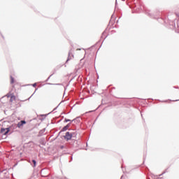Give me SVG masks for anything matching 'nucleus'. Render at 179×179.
<instances>
[{
	"instance_id": "nucleus-19",
	"label": "nucleus",
	"mask_w": 179,
	"mask_h": 179,
	"mask_svg": "<svg viewBox=\"0 0 179 179\" xmlns=\"http://www.w3.org/2000/svg\"><path fill=\"white\" fill-rule=\"evenodd\" d=\"M72 160H73V157L71 156V160L69 161V163H71V162H72Z\"/></svg>"
},
{
	"instance_id": "nucleus-13",
	"label": "nucleus",
	"mask_w": 179,
	"mask_h": 179,
	"mask_svg": "<svg viewBox=\"0 0 179 179\" xmlns=\"http://www.w3.org/2000/svg\"><path fill=\"white\" fill-rule=\"evenodd\" d=\"M140 9H141V11L145 10V6H140Z\"/></svg>"
},
{
	"instance_id": "nucleus-26",
	"label": "nucleus",
	"mask_w": 179,
	"mask_h": 179,
	"mask_svg": "<svg viewBox=\"0 0 179 179\" xmlns=\"http://www.w3.org/2000/svg\"><path fill=\"white\" fill-rule=\"evenodd\" d=\"M64 179H68V178H64Z\"/></svg>"
},
{
	"instance_id": "nucleus-3",
	"label": "nucleus",
	"mask_w": 179,
	"mask_h": 179,
	"mask_svg": "<svg viewBox=\"0 0 179 179\" xmlns=\"http://www.w3.org/2000/svg\"><path fill=\"white\" fill-rule=\"evenodd\" d=\"M10 131V129L9 127L1 129V134H3V135H8Z\"/></svg>"
},
{
	"instance_id": "nucleus-27",
	"label": "nucleus",
	"mask_w": 179,
	"mask_h": 179,
	"mask_svg": "<svg viewBox=\"0 0 179 179\" xmlns=\"http://www.w3.org/2000/svg\"><path fill=\"white\" fill-rule=\"evenodd\" d=\"M56 85H61V84H56Z\"/></svg>"
},
{
	"instance_id": "nucleus-8",
	"label": "nucleus",
	"mask_w": 179,
	"mask_h": 179,
	"mask_svg": "<svg viewBox=\"0 0 179 179\" xmlns=\"http://www.w3.org/2000/svg\"><path fill=\"white\" fill-rule=\"evenodd\" d=\"M101 38H103V40H106V38H107V32L106 31H104L102 33V35L101 36Z\"/></svg>"
},
{
	"instance_id": "nucleus-15",
	"label": "nucleus",
	"mask_w": 179,
	"mask_h": 179,
	"mask_svg": "<svg viewBox=\"0 0 179 179\" xmlns=\"http://www.w3.org/2000/svg\"><path fill=\"white\" fill-rule=\"evenodd\" d=\"M52 76V74L50 75V76L46 79V80H45V82H48V80H50V78Z\"/></svg>"
},
{
	"instance_id": "nucleus-17",
	"label": "nucleus",
	"mask_w": 179,
	"mask_h": 179,
	"mask_svg": "<svg viewBox=\"0 0 179 179\" xmlns=\"http://www.w3.org/2000/svg\"><path fill=\"white\" fill-rule=\"evenodd\" d=\"M36 93V92H34L32 95L28 99V100H30V99H31V97H33L34 94Z\"/></svg>"
},
{
	"instance_id": "nucleus-20",
	"label": "nucleus",
	"mask_w": 179,
	"mask_h": 179,
	"mask_svg": "<svg viewBox=\"0 0 179 179\" xmlns=\"http://www.w3.org/2000/svg\"><path fill=\"white\" fill-rule=\"evenodd\" d=\"M64 148H65V146H64V145L60 146V149H64Z\"/></svg>"
},
{
	"instance_id": "nucleus-22",
	"label": "nucleus",
	"mask_w": 179,
	"mask_h": 179,
	"mask_svg": "<svg viewBox=\"0 0 179 179\" xmlns=\"http://www.w3.org/2000/svg\"><path fill=\"white\" fill-rule=\"evenodd\" d=\"M179 100L178 99H177V100H175V101H178Z\"/></svg>"
},
{
	"instance_id": "nucleus-7",
	"label": "nucleus",
	"mask_w": 179,
	"mask_h": 179,
	"mask_svg": "<svg viewBox=\"0 0 179 179\" xmlns=\"http://www.w3.org/2000/svg\"><path fill=\"white\" fill-rule=\"evenodd\" d=\"M82 119L80 118V117H77L75 119H73L71 122H75L76 124H79V122H80V120Z\"/></svg>"
},
{
	"instance_id": "nucleus-23",
	"label": "nucleus",
	"mask_w": 179,
	"mask_h": 179,
	"mask_svg": "<svg viewBox=\"0 0 179 179\" xmlns=\"http://www.w3.org/2000/svg\"><path fill=\"white\" fill-rule=\"evenodd\" d=\"M123 177H124V176H121V179H122V178H123Z\"/></svg>"
},
{
	"instance_id": "nucleus-1",
	"label": "nucleus",
	"mask_w": 179,
	"mask_h": 179,
	"mask_svg": "<svg viewBox=\"0 0 179 179\" xmlns=\"http://www.w3.org/2000/svg\"><path fill=\"white\" fill-rule=\"evenodd\" d=\"M76 135L75 132L70 133L69 131L66 132L65 136H64V139L68 142V141H71L72 138Z\"/></svg>"
},
{
	"instance_id": "nucleus-11",
	"label": "nucleus",
	"mask_w": 179,
	"mask_h": 179,
	"mask_svg": "<svg viewBox=\"0 0 179 179\" xmlns=\"http://www.w3.org/2000/svg\"><path fill=\"white\" fill-rule=\"evenodd\" d=\"M10 83L13 85V83H15V78L10 76Z\"/></svg>"
},
{
	"instance_id": "nucleus-14",
	"label": "nucleus",
	"mask_w": 179,
	"mask_h": 179,
	"mask_svg": "<svg viewBox=\"0 0 179 179\" xmlns=\"http://www.w3.org/2000/svg\"><path fill=\"white\" fill-rule=\"evenodd\" d=\"M166 173H167V170H165L162 174L159 175V177H162V176H163V174H166Z\"/></svg>"
},
{
	"instance_id": "nucleus-9",
	"label": "nucleus",
	"mask_w": 179,
	"mask_h": 179,
	"mask_svg": "<svg viewBox=\"0 0 179 179\" xmlns=\"http://www.w3.org/2000/svg\"><path fill=\"white\" fill-rule=\"evenodd\" d=\"M44 132H45V129H41L39 131L38 136H43V135H44Z\"/></svg>"
},
{
	"instance_id": "nucleus-6",
	"label": "nucleus",
	"mask_w": 179,
	"mask_h": 179,
	"mask_svg": "<svg viewBox=\"0 0 179 179\" xmlns=\"http://www.w3.org/2000/svg\"><path fill=\"white\" fill-rule=\"evenodd\" d=\"M26 124V120H21L17 124V128H22Z\"/></svg>"
},
{
	"instance_id": "nucleus-18",
	"label": "nucleus",
	"mask_w": 179,
	"mask_h": 179,
	"mask_svg": "<svg viewBox=\"0 0 179 179\" xmlns=\"http://www.w3.org/2000/svg\"><path fill=\"white\" fill-rule=\"evenodd\" d=\"M147 15H148V16H150V17H152V14L149 13H146Z\"/></svg>"
},
{
	"instance_id": "nucleus-25",
	"label": "nucleus",
	"mask_w": 179,
	"mask_h": 179,
	"mask_svg": "<svg viewBox=\"0 0 179 179\" xmlns=\"http://www.w3.org/2000/svg\"><path fill=\"white\" fill-rule=\"evenodd\" d=\"M13 97H14L13 96H11V99H12V98H13Z\"/></svg>"
},
{
	"instance_id": "nucleus-21",
	"label": "nucleus",
	"mask_w": 179,
	"mask_h": 179,
	"mask_svg": "<svg viewBox=\"0 0 179 179\" xmlns=\"http://www.w3.org/2000/svg\"><path fill=\"white\" fill-rule=\"evenodd\" d=\"M162 103H167V101H161Z\"/></svg>"
},
{
	"instance_id": "nucleus-12",
	"label": "nucleus",
	"mask_w": 179,
	"mask_h": 179,
	"mask_svg": "<svg viewBox=\"0 0 179 179\" xmlns=\"http://www.w3.org/2000/svg\"><path fill=\"white\" fill-rule=\"evenodd\" d=\"M64 122H72V120H69V119L65 118V119H64Z\"/></svg>"
},
{
	"instance_id": "nucleus-4",
	"label": "nucleus",
	"mask_w": 179,
	"mask_h": 179,
	"mask_svg": "<svg viewBox=\"0 0 179 179\" xmlns=\"http://www.w3.org/2000/svg\"><path fill=\"white\" fill-rule=\"evenodd\" d=\"M71 124H72V122H69L66 126H64L60 131L59 134H61V132H65V131H68V129H69V127H71Z\"/></svg>"
},
{
	"instance_id": "nucleus-5",
	"label": "nucleus",
	"mask_w": 179,
	"mask_h": 179,
	"mask_svg": "<svg viewBox=\"0 0 179 179\" xmlns=\"http://www.w3.org/2000/svg\"><path fill=\"white\" fill-rule=\"evenodd\" d=\"M73 58V54H72V52L70 50L69 52V56H68V58H67V59L66 61V64H67V62L69 61H71V59H72Z\"/></svg>"
},
{
	"instance_id": "nucleus-2",
	"label": "nucleus",
	"mask_w": 179,
	"mask_h": 179,
	"mask_svg": "<svg viewBox=\"0 0 179 179\" xmlns=\"http://www.w3.org/2000/svg\"><path fill=\"white\" fill-rule=\"evenodd\" d=\"M41 175L42 177H48L50 176V169H43L41 171Z\"/></svg>"
},
{
	"instance_id": "nucleus-10",
	"label": "nucleus",
	"mask_w": 179,
	"mask_h": 179,
	"mask_svg": "<svg viewBox=\"0 0 179 179\" xmlns=\"http://www.w3.org/2000/svg\"><path fill=\"white\" fill-rule=\"evenodd\" d=\"M31 165L32 166V167H36V166L37 165V162L36 161V159L31 160Z\"/></svg>"
},
{
	"instance_id": "nucleus-16",
	"label": "nucleus",
	"mask_w": 179,
	"mask_h": 179,
	"mask_svg": "<svg viewBox=\"0 0 179 179\" xmlns=\"http://www.w3.org/2000/svg\"><path fill=\"white\" fill-rule=\"evenodd\" d=\"M32 86H33V87H36V86H37V83H34V84H32Z\"/></svg>"
},
{
	"instance_id": "nucleus-24",
	"label": "nucleus",
	"mask_w": 179,
	"mask_h": 179,
	"mask_svg": "<svg viewBox=\"0 0 179 179\" xmlns=\"http://www.w3.org/2000/svg\"><path fill=\"white\" fill-rule=\"evenodd\" d=\"M48 85H52V83H48Z\"/></svg>"
}]
</instances>
